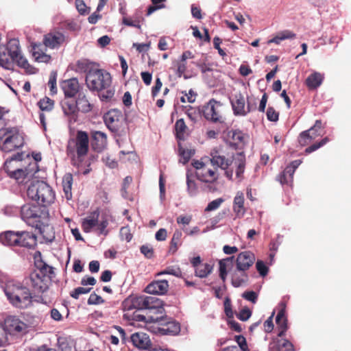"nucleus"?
Returning <instances> with one entry per match:
<instances>
[{"mask_svg": "<svg viewBox=\"0 0 351 351\" xmlns=\"http://www.w3.org/2000/svg\"><path fill=\"white\" fill-rule=\"evenodd\" d=\"M267 117L270 121H277L279 117V113L275 110L273 107H269L267 110Z\"/></svg>", "mask_w": 351, "mask_h": 351, "instance_id": "nucleus-64", "label": "nucleus"}, {"mask_svg": "<svg viewBox=\"0 0 351 351\" xmlns=\"http://www.w3.org/2000/svg\"><path fill=\"white\" fill-rule=\"evenodd\" d=\"M213 270V265L208 263H202L195 269V276L199 278L207 277Z\"/></svg>", "mask_w": 351, "mask_h": 351, "instance_id": "nucleus-43", "label": "nucleus"}, {"mask_svg": "<svg viewBox=\"0 0 351 351\" xmlns=\"http://www.w3.org/2000/svg\"><path fill=\"white\" fill-rule=\"evenodd\" d=\"M5 293L10 303L15 308L25 309L33 304V293L27 285L21 282L8 281Z\"/></svg>", "mask_w": 351, "mask_h": 351, "instance_id": "nucleus-4", "label": "nucleus"}, {"mask_svg": "<svg viewBox=\"0 0 351 351\" xmlns=\"http://www.w3.org/2000/svg\"><path fill=\"white\" fill-rule=\"evenodd\" d=\"M38 106L40 110L42 111L39 114V120L40 122L43 127V128L46 129V121H45V116L43 113L44 112H49L53 110L55 106L54 100L50 99L48 97H45L40 99L37 103Z\"/></svg>", "mask_w": 351, "mask_h": 351, "instance_id": "nucleus-24", "label": "nucleus"}, {"mask_svg": "<svg viewBox=\"0 0 351 351\" xmlns=\"http://www.w3.org/2000/svg\"><path fill=\"white\" fill-rule=\"evenodd\" d=\"M248 280V276L246 271L237 270L232 275V285L234 287H239Z\"/></svg>", "mask_w": 351, "mask_h": 351, "instance_id": "nucleus-36", "label": "nucleus"}, {"mask_svg": "<svg viewBox=\"0 0 351 351\" xmlns=\"http://www.w3.org/2000/svg\"><path fill=\"white\" fill-rule=\"evenodd\" d=\"M90 137V145L95 152L100 153L107 147L108 138L106 133L97 130H91Z\"/></svg>", "mask_w": 351, "mask_h": 351, "instance_id": "nucleus-16", "label": "nucleus"}, {"mask_svg": "<svg viewBox=\"0 0 351 351\" xmlns=\"http://www.w3.org/2000/svg\"><path fill=\"white\" fill-rule=\"evenodd\" d=\"M21 217L28 226L39 228L47 222L49 212L46 206L34 204H26L21 208Z\"/></svg>", "mask_w": 351, "mask_h": 351, "instance_id": "nucleus-7", "label": "nucleus"}, {"mask_svg": "<svg viewBox=\"0 0 351 351\" xmlns=\"http://www.w3.org/2000/svg\"><path fill=\"white\" fill-rule=\"evenodd\" d=\"M221 104L214 99H210L203 107V114L206 119L214 123H223L224 121L221 109Z\"/></svg>", "mask_w": 351, "mask_h": 351, "instance_id": "nucleus-11", "label": "nucleus"}, {"mask_svg": "<svg viewBox=\"0 0 351 351\" xmlns=\"http://www.w3.org/2000/svg\"><path fill=\"white\" fill-rule=\"evenodd\" d=\"M163 274H169L176 277H180L182 276V271L179 267H169L165 270L158 273L157 276Z\"/></svg>", "mask_w": 351, "mask_h": 351, "instance_id": "nucleus-55", "label": "nucleus"}, {"mask_svg": "<svg viewBox=\"0 0 351 351\" xmlns=\"http://www.w3.org/2000/svg\"><path fill=\"white\" fill-rule=\"evenodd\" d=\"M23 284L32 289L34 293H43L48 290L50 277L40 274V271H32L23 281Z\"/></svg>", "mask_w": 351, "mask_h": 351, "instance_id": "nucleus-9", "label": "nucleus"}, {"mask_svg": "<svg viewBox=\"0 0 351 351\" xmlns=\"http://www.w3.org/2000/svg\"><path fill=\"white\" fill-rule=\"evenodd\" d=\"M231 138L235 145L243 143L244 141V134L241 130H233L230 132Z\"/></svg>", "mask_w": 351, "mask_h": 351, "instance_id": "nucleus-53", "label": "nucleus"}, {"mask_svg": "<svg viewBox=\"0 0 351 351\" xmlns=\"http://www.w3.org/2000/svg\"><path fill=\"white\" fill-rule=\"evenodd\" d=\"M244 195L242 192H238L234 198L232 209L237 218H242L246 213L244 206Z\"/></svg>", "mask_w": 351, "mask_h": 351, "instance_id": "nucleus-27", "label": "nucleus"}, {"mask_svg": "<svg viewBox=\"0 0 351 351\" xmlns=\"http://www.w3.org/2000/svg\"><path fill=\"white\" fill-rule=\"evenodd\" d=\"M233 258L234 256L228 257L221 260L219 263V276L223 282H225L227 276V263H232Z\"/></svg>", "mask_w": 351, "mask_h": 351, "instance_id": "nucleus-49", "label": "nucleus"}, {"mask_svg": "<svg viewBox=\"0 0 351 351\" xmlns=\"http://www.w3.org/2000/svg\"><path fill=\"white\" fill-rule=\"evenodd\" d=\"M328 142H329V138L328 137H324L323 139H322L319 142L315 143L305 149L306 154H310L311 152H313L320 148L321 147L326 145Z\"/></svg>", "mask_w": 351, "mask_h": 351, "instance_id": "nucleus-52", "label": "nucleus"}, {"mask_svg": "<svg viewBox=\"0 0 351 351\" xmlns=\"http://www.w3.org/2000/svg\"><path fill=\"white\" fill-rule=\"evenodd\" d=\"M75 7L80 14L84 15L89 12L84 0H75Z\"/></svg>", "mask_w": 351, "mask_h": 351, "instance_id": "nucleus-61", "label": "nucleus"}, {"mask_svg": "<svg viewBox=\"0 0 351 351\" xmlns=\"http://www.w3.org/2000/svg\"><path fill=\"white\" fill-rule=\"evenodd\" d=\"M169 289V282L166 280H154L145 289V291L152 295H164Z\"/></svg>", "mask_w": 351, "mask_h": 351, "instance_id": "nucleus-22", "label": "nucleus"}, {"mask_svg": "<svg viewBox=\"0 0 351 351\" xmlns=\"http://www.w3.org/2000/svg\"><path fill=\"white\" fill-rule=\"evenodd\" d=\"M269 348L271 351H295L293 344L286 339L278 340Z\"/></svg>", "mask_w": 351, "mask_h": 351, "instance_id": "nucleus-39", "label": "nucleus"}, {"mask_svg": "<svg viewBox=\"0 0 351 351\" xmlns=\"http://www.w3.org/2000/svg\"><path fill=\"white\" fill-rule=\"evenodd\" d=\"M197 178L201 182L213 184L219 178V173L216 168L211 169L206 165L199 173H195Z\"/></svg>", "mask_w": 351, "mask_h": 351, "instance_id": "nucleus-21", "label": "nucleus"}, {"mask_svg": "<svg viewBox=\"0 0 351 351\" xmlns=\"http://www.w3.org/2000/svg\"><path fill=\"white\" fill-rule=\"evenodd\" d=\"M125 313L123 315V318L125 319H127L128 321H131L130 324L134 325L135 322H143L144 323L145 322H153L152 321L151 317H148L147 318L143 315L139 313L138 311L136 310L135 311L131 313V311H125Z\"/></svg>", "mask_w": 351, "mask_h": 351, "instance_id": "nucleus-33", "label": "nucleus"}, {"mask_svg": "<svg viewBox=\"0 0 351 351\" xmlns=\"http://www.w3.org/2000/svg\"><path fill=\"white\" fill-rule=\"evenodd\" d=\"M65 41V36L60 32H51L45 34L43 38L45 47L55 49L59 47Z\"/></svg>", "mask_w": 351, "mask_h": 351, "instance_id": "nucleus-20", "label": "nucleus"}, {"mask_svg": "<svg viewBox=\"0 0 351 351\" xmlns=\"http://www.w3.org/2000/svg\"><path fill=\"white\" fill-rule=\"evenodd\" d=\"M47 47H45L41 43H35L32 45V56L36 61L39 62L47 63L51 60V56L45 53Z\"/></svg>", "mask_w": 351, "mask_h": 351, "instance_id": "nucleus-28", "label": "nucleus"}, {"mask_svg": "<svg viewBox=\"0 0 351 351\" xmlns=\"http://www.w3.org/2000/svg\"><path fill=\"white\" fill-rule=\"evenodd\" d=\"M8 49L10 51L12 59L16 64L25 69L28 72L34 68L28 63L27 60L21 54V49L17 40H11L8 43Z\"/></svg>", "mask_w": 351, "mask_h": 351, "instance_id": "nucleus-13", "label": "nucleus"}, {"mask_svg": "<svg viewBox=\"0 0 351 351\" xmlns=\"http://www.w3.org/2000/svg\"><path fill=\"white\" fill-rule=\"evenodd\" d=\"M104 121L106 127L114 133L121 132L123 125V118L121 110L111 109L104 115Z\"/></svg>", "mask_w": 351, "mask_h": 351, "instance_id": "nucleus-10", "label": "nucleus"}, {"mask_svg": "<svg viewBox=\"0 0 351 351\" xmlns=\"http://www.w3.org/2000/svg\"><path fill=\"white\" fill-rule=\"evenodd\" d=\"M99 217V211L98 209L91 212L82 222V228L84 232H90L94 227L97 225Z\"/></svg>", "mask_w": 351, "mask_h": 351, "instance_id": "nucleus-26", "label": "nucleus"}, {"mask_svg": "<svg viewBox=\"0 0 351 351\" xmlns=\"http://www.w3.org/2000/svg\"><path fill=\"white\" fill-rule=\"evenodd\" d=\"M178 154L180 156V161L183 164H186L192 156L194 154V151L189 149H185L181 146L180 144L178 145Z\"/></svg>", "mask_w": 351, "mask_h": 351, "instance_id": "nucleus-46", "label": "nucleus"}, {"mask_svg": "<svg viewBox=\"0 0 351 351\" xmlns=\"http://www.w3.org/2000/svg\"><path fill=\"white\" fill-rule=\"evenodd\" d=\"M210 164L213 167H219L225 171V176L230 180H232L233 170L230 169V165L234 163L236 167V176L237 178L241 177L245 167V156L243 152L237 153L232 156H226L219 149H214L210 153Z\"/></svg>", "mask_w": 351, "mask_h": 351, "instance_id": "nucleus-3", "label": "nucleus"}, {"mask_svg": "<svg viewBox=\"0 0 351 351\" xmlns=\"http://www.w3.org/2000/svg\"><path fill=\"white\" fill-rule=\"evenodd\" d=\"M192 174L189 172L186 173V184H187V191L190 196H195L197 193L198 188L197 186L192 178Z\"/></svg>", "mask_w": 351, "mask_h": 351, "instance_id": "nucleus-47", "label": "nucleus"}, {"mask_svg": "<svg viewBox=\"0 0 351 351\" xmlns=\"http://www.w3.org/2000/svg\"><path fill=\"white\" fill-rule=\"evenodd\" d=\"M324 76L321 73L314 71L305 80V85L309 90H315L323 82Z\"/></svg>", "mask_w": 351, "mask_h": 351, "instance_id": "nucleus-30", "label": "nucleus"}, {"mask_svg": "<svg viewBox=\"0 0 351 351\" xmlns=\"http://www.w3.org/2000/svg\"><path fill=\"white\" fill-rule=\"evenodd\" d=\"M224 202V199L219 197L216 199L213 200L207 205L205 208L206 212H210L215 210H217L219 208L221 204Z\"/></svg>", "mask_w": 351, "mask_h": 351, "instance_id": "nucleus-56", "label": "nucleus"}, {"mask_svg": "<svg viewBox=\"0 0 351 351\" xmlns=\"http://www.w3.org/2000/svg\"><path fill=\"white\" fill-rule=\"evenodd\" d=\"M27 197L38 203L47 206L55 199V193L51 186L44 181L35 180L30 183L27 189Z\"/></svg>", "mask_w": 351, "mask_h": 351, "instance_id": "nucleus-6", "label": "nucleus"}, {"mask_svg": "<svg viewBox=\"0 0 351 351\" xmlns=\"http://www.w3.org/2000/svg\"><path fill=\"white\" fill-rule=\"evenodd\" d=\"M287 322V319H284L282 320H280L278 323H276L279 330V332L278 334V337H282L285 335V332L288 329Z\"/></svg>", "mask_w": 351, "mask_h": 351, "instance_id": "nucleus-60", "label": "nucleus"}, {"mask_svg": "<svg viewBox=\"0 0 351 351\" xmlns=\"http://www.w3.org/2000/svg\"><path fill=\"white\" fill-rule=\"evenodd\" d=\"M145 309L156 310V313L162 314L163 302L154 296H145Z\"/></svg>", "mask_w": 351, "mask_h": 351, "instance_id": "nucleus-31", "label": "nucleus"}, {"mask_svg": "<svg viewBox=\"0 0 351 351\" xmlns=\"http://www.w3.org/2000/svg\"><path fill=\"white\" fill-rule=\"evenodd\" d=\"M182 236V233L180 230H176L174 232L169 245V252L170 254H175L177 252L178 247L181 245Z\"/></svg>", "mask_w": 351, "mask_h": 351, "instance_id": "nucleus-41", "label": "nucleus"}, {"mask_svg": "<svg viewBox=\"0 0 351 351\" xmlns=\"http://www.w3.org/2000/svg\"><path fill=\"white\" fill-rule=\"evenodd\" d=\"M256 260L255 255L250 251L239 253L236 260L237 270L247 271L252 266Z\"/></svg>", "mask_w": 351, "mask_h": 351, "instance_id": "nucleus-18", "label": "nucleus"}, {"mask_svg": "<svg viewBox=\"0 0 351 351\" xmlns=\"http://www.w3.org/2000/svg\"><path fill=\"white\" fill-rule=\"evenodd\" d=\"M230 103L234 114L237 116H245L253 110V108L250 107L249 99H247V108H245V100L241 93L235 94L234 97L230 100Z\"/></svg>", "mask_w": 351, "mask_h": 351, "instance_id": "nucleus-15", "label": "nucleus"}, {"mask_svg": "<svg viewBox=\"0 0 351 351\" xmlns=\"http://www.w3.org/2000/svg\"><path fill=\"white\" fill-rule=\"evenodd\" d=\"M23 152L14 154L10 158L7 159L4 163V170L9 177L15 179L18 183L27 182L38 171V165L36 162H29V154L25 157Z\"/></svg>", "mask_w": 351, "mask_h": 351, "instance_id": "nucleus-1", "label": "nucleus"}, {"mask_svg": "<svg viewBox=\"0 0 351 351\" xmlns=\"http://www.w3.org/2000/svg\"><path fill=\"white\" fill-rule=\"evenodd\" d=\"M10 51L7 48L0 47V66L5 69H12L14 65Z\"/></svg>", "mask_w": 351, "mask_h": 351, "instance_id": "nucleus-32", "label": "nucleus"}, {"mask_svg": "<svg viewBox=\"0 0 351 351\" xmlns=\"http://www.w3.org/2000/svg\"><path fill=\"white\" fill-rule=\"evenodd\" d=\"M73 176L70 173H66L62 178V188L64 196L66 199L69 200L72 198V184Z\"/></svg>", "mask_w": 351, "mask_h": 351, "instance_id": "nucleus-35", "label": "nucleus"}, {"mask_svg": "<svg viewBox=\"0 0 351 351\" xmlns=\"http://www.w3.org/2000/svg\"><path fill=\"white\" fill-rule=\"evenodd\" d=\"M36 269L34 271H40V274L46 276L50 277L51 280V275L53 274V268L43 261L36 263Z\"/></svg>", "mask_w": 351, "mask_h": 351, "instance_id": "nucleus-44", "label": "nucleus"}, {"mask_svg": "<svg viewBox=\"0 0 351 351\" xmlns=\"http://www.w3.org/2000/svg\"><path fill=\"white\" fill-rule=\"evenodd\" d=\"M324 128L321 120H316L315 124L306 131H309L311 136H315V139L319 136H322V130Z\"/></svg>", "mask_w": 351, "mask_h": 351, "instance_id": "nucleus-51", "label": "nucleus"}, {"mask_svg": "<svg viewBox=\"0 0 351 351\" xmlns=\"http://www.w3.org/2000/svg\"><path fill=\"white\" fill-rule=\"evenodd\" d=\"M62 108L64 114L67 116L76 115L78 109L75 101H70L69 99H65L62 101Z\"/></svg>", "mask_w": 351, "mask_h": 351, "instance_id": "nucleus-38", "label": "nucleus"}, {"mask_svg": "<svg viewBox=\"0 0 351 351\" xmlns=\"http://www.w3.org/2000/svg\"><path fill=\"white\" fill-rule=\"evenodd\" d=\"M315 139V136H311L309 134V131H303L298 136V143L302 146H306L310 144Z\"/></svg>", "mask_w": 351, "mask_h": 351, "instance_id": "nucleus-48", "label": "nucleus"}, {"mask_svg": "<svg viewBox=\"0 0 351 351\" xmlns=\"http://www.w3.org/2000/svg\"><path fill=\"white\" fill-rule=\"evenodd\" d=\"M130 339L133 346L141 350L149 349L152 345L149 335L144 332H135L131 335Z\"/></svg>", "mask_w": 351, "mask_h": 351, "instance_id": "nucleus-25", "label": "nucleus"}, {"mask_svg": "<svg viewBox=\"0 0 351 351\" xmlns=\"http://www.w3.org/2000/svg\"><path fill=\"white\" fill-rule=\"evenodd\" d=\"M140 252L147 258H152L154 256V248L149 245H141L140 247Z\"/></svg>", "mask_w": 351, "mask_h": 351, "instance_id": "nucleus-57", "label": "nucleus"}, {"mask_svg": "<svg viewBox=\"0 0 351 351\" xmlns=\"http://www.w3.org/2000/svg\"><path fill=\"white\" fill-rule=\"evenodd\" d=\"M295 38V34L290 30H284L279 32L276 36L268 41L269 43H276L279 45L282 40L286 39H292Z\"/></svg>", "mask_w": 351, "mask_h": 351, "instance_id": "nucleus-42", "label": "nucleus"}, {"mask_svg": "<svg viewBox=\"0 0 351 351\" xmlns=\"http://www.w3.org/2000/svg\"><path fill=\"white\" fill-rule=\"evenodd\" d=\"M141 19L137 16H124L122 18V24L129 27H134L138 29L141 28Z\"/></svg>", "mask_w": 351, "mask_h": 351, "instance_id": "nucleus-45", "label": "nucleus"}, {"mask_svg": "<svg viewBox=\"0 0 351 351\" xmlns=\"http://www.w3.org/2000/svg\"><path fill=\"white\" fill-rule=\"evenodd\" d=\"M43 235V239L47 242H52L55 239V232L53 228L45 223H43L39 228H36Z\"/></svg>", "mask_w": 351, "mask_h": 351, "instance_id": "nucleus-37", "label": "nucleus"}, {"mask_svg": "<svg viewBox=\"0 0 351 351\" xmlns=\"http://www.w3.org/2000/svg\"><path fill=\"white\" fill-rule=\"evenodd\" d=\"M24 144L23 137L16 127L8 128L0 134V149L4 152H11Z\"/></svg>", "mask_w": 351, "mask_h": 351, "instance_id": "nucleus-8", "label": "nucleus"}, {"mask_svg": "<svg viewBox=\"0 0 351 351\" xmlns=\"http://www.w3.org/2000/svg\"><path fill=\"white\" fill-rule=\"evenodd\" d=\"M124 311H137L145 309V296H133L126 299L123 303Z\"/></svg>", "mask_w": 351, "mask_h": 351, "instance_id": "nucleus-23", "label": "nucleus"}, {"mask_svg": "<svg viewBox=\"0 0 351 351\" xmlns=\"http://www.w3.org/2000/svg\"><path fill=\"white\" fill-rule=\"evenodd\" d=\"M56 74L51 73L49 76L48 85L50 88L51 93L52 95H55L57 93V87H56Z\"/></svg>", "mask_w": 351, "mask_h": 351, "instance_id": "nucleus-62", "label": "nucleus"}, {"mask_svg": "<svg viewBox=\"0 0 351 351\" xmlns=\"http://www.w3.org/2000/svg\"><path fill=\"white\" fill-rule=\"evenodd\" d=\"M119 233L121 239L122 240H125L127 242H130L133 237L130 228L128 226L122 227L120 229Z\"/></svg>", "mask_w": 351, "mask_h": 351, "instance_id": "nucleus-58", "label": "nucleus"}, {"mask_svg": "<svg viewBox=\"0 0 351 351\" xmlns=\"http://www.w3.org/2000/svg\"><path fill=\"white\" fill-rule=\"evenodd\" d=\"M286 313V303L285 302H280L278 306V313L276 317V322L278 323L280 320L287 319L285 315Z\"/></svg>", "mask_w": 351, "mask_h": 351, "instance_id": "nucleus-54", "label": "nucleus"}, {"mask_svg": "<svg viewBox=\"0 0 351 351\" xmlns=\"http://www.w3.org/2000/svg\"><path fill=\"white\" fill-rule=\"evenodd\" d=\"M18 231H5L0 234V243L5 246L17 247Z\"/></svg>", "mask_w": 351, "mask_h": 351, "instance_id": "nucleus-29", "label": "nucleus"}, {"mask_svg": "<svg viewBox=\"0 0 351 351\" xmlns=\"http://www.w3.org/2000/svg\"><path fill=\"white\" fill-rule=\"evenodd\" d=\"M154 323L158 325V331L162 335H175L180 332V326L172 319H163L162 317H151Z\"/></svg>", "mask_w": 351, "mask_h": 351, "instance_id": "nucleus-12", "label": "nucleus"}, {"mask_svg": "<svg viewBox=\"0 0 351 351\" xmlns=\"http://www.w3.org/2000/svg\"><path fill=\"white\" fill-rule=\"evenodd\" d=\"M89 150V135L82 130H78L74 137L71 138L66 145V154L71 158V164L79 167Z\"/></svg>", "mask_w": 351, "mask_h": 351, "instance_id": "nucleus-5", "label": "nucleus"}, {"mask_svg": "<svg viewBox=\"0 0 351 351\" xmlns=\"http://www.w3.org/2000/svg\"><path fill=\"white\" fill-rule=\"evenodd\" d=\"M37 245L36 236L28 231H18L17 247L33 249Z\"/></svg>", "mask_w": 351, "mask_h": 351, "instance_id": "nucleus-19", "label": "nucleus"}, {"mask_svg": "<svg viewBox=\"0 0 351 351\" xmlns=\"http://www.w3.org/2000/svg\"><path fill=\"white\" fill-rule=\"evenodd\" d=\"M76 71L86 73V84L90 90L101 91L110 86V74L99 68L98 64L87 59L79 60L76 62Z\"/></svg>", "mask_w": 351, "mask_h": 351, "instance_id": "nucleus-2", "label": "nucleus"}, {"mask_svg": "<svg viewBox=\"0 0 351 351\" xmlns=\"http://www.w3.org/2000/svg\"><path fill=\"white\" fill-rule=\"evenodd\" d=\"M75 101L78 111H81L84 113H87L91 111L93 106L90 104L84 93L81 92L77 95Z\"/></svg>", "mask_w": 351, "mask_h": 351, "instance_id": "nucleus-34", "label": "nucleus"}, {"mask_svg": "<svg viewBox=\"0 0 351 351\" xmlns=\"http://www.w3.org/2000/svg\"><path fill=\"white\" fill-rule=\"evenodd\" d=\"M256 268L261 276H265L268 273V267L262 261H258L256 263Z\"/></svg>", "mask_w": 351, "mask_h": 351, "instance_id": "nucleus-63", "label": "nucleus"}, {"mask_svg": "<svg viewBox=\"0 0 351 351\" xmlns=\"http://www.w3.org/2000/svg\"><path fill=\"white\" fill-rule=\"evenodd\" d=\"M60 88L65 99L73 98L81 93L78 80L75 77L62 81L60 84Z\"/></svg>", "mask_w": 351, "mask_h": 351, "instance_id": "nucleus-17", "label": "nucleus"}, {"mask_svg": "<svg viewBox=\"0 0 351 351\" xmlns=\"http://www.w3.org/2000/svg\"><path fill=\"white\" fill-rule=\"evenodd\" d=\"M8 332L5 328L3 324L0 323V347L4 346L8 343Z\"/></svg>", "mask_w": 351, "mask_h": 351, "instance_id": "nucleus-59", "label": "nucleus"}, {"mask_svg": "<svg viewBox=\"0 0 351 351\" xmlns=\"http://www.w3.org/2000/svg\"><path fill=\"white\" fill-rule=\"evenodd\" d=\"M176 136L180 141H184L187 134L188 127L183 119H178L175 123Z\"/></svg>", "mask_w": 351, "mask_h": 351, "instance_id": "nucleus-40", "label": "nucleus"}, {"mask_svg": "<svg viewBox=\"0 0 351 351\" xmlns=\"http://www.w3.org/2000/svg\"><path fill=\"white\" fill-rule=\"evenodd\" d=\"M293 175L294 174L289 175V173H287L285 168L284 171L278 176L277 180L282 185L287 184L291 186L293 181Z\"/></svg>", "mask_w": 351, "mask_h": 351, "instance_id": "nucleus-50", "label": "nucleus"}, {"mask_svg": "<svg viewBox=\"0 0 351 351\" xmlns=\"http://www.w3.org/2000/svg\"><path fill=\"white\" fill-rule=\"evenodd\" d=\"M3 325L8 333L10 335L25 332L27 328V325L16 315L7 316Z\"/></svg>", "mask_w": 351, "mask_h": 351, "instance_id": "nucleus-14", "label": "nucleus"}]
</instances>
